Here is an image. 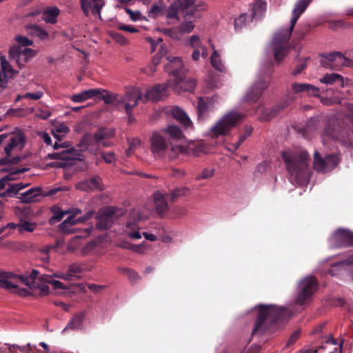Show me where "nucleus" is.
<instances>
[{
	"label": "nucleus",
	"instance_id": "ddd939ff",
	"mask_svg": "<svg viewBox=\"0 0 353 353\" xmlns=\"http://www.w3.org/2000/svg\"><path fill=\"white\" fill-rule=\"evenodd\" d=\"M330 243L334 248L353 246V233L347 230L339 229L330 236Z\"/></svg>",
	"mask_w": 353,
	"mask_h": 353
},
{
	"label": "nucleus",
	"instance_id": "774afa93",
	"mask_svg": "<svg viewBox=\"0 0 353 353\" xmlns=\"http://www.w3.org/2000/svg\"><path fill=\"white\" fill-rule=\"evenodd\" d=\"M81 240V237L79 236H76L73 237L70 241L69 245L70 249L75 250L79 245V241Z\"/></svg>",
	"mask_w": 353,
	"mask_h": 353
},
{
	"label": "nucleus",
	"instance_id": "c03bdc74",
	"mask_svg": "<svg viewBox=\"0 0 353 353\" xmlns=\"http://www.w3.org/2000/svg\"><path fill=\"white\" fill-rule=\"evenodd\" d=\"M252 17L248 14H241L234 20V28L236 30H241L252 20Z\"/></svg>",
	"mask_w": 353,
	"mask_h": 353
},
{
	"label": "nucleus",
	"instance_id": "423d86ee",
	"mask_svg": "<svg viewBox=\"0 0 353 353\" xmlns=\"http://www.w3.org/2000/svg\"><path fill=\"white\" fill-rule=\"evenodd\" d=\"M37 52L35 50L25 48H21L20 46H12L9 48L8 57L10 61H14L21 70L27 63L32 59Z\"/></svg>",
	"mask_w": 353,
	"mask_h": 353
},
{
	"label": "nucleus",
	"instance_id": "aec40b11",
	"mask_svg": "<svg viewBox=\"0 0 353 353\" xmlns=\"http://www.w3.org/2000/svg\"><path fill=\"white\" fill-rule=\"evenodd\" d=\"M324 135L343 144L351 143L350 134L339 125L328 126L324 131Z\"/></svg>",
	"mask_w": 353,
	"mask_h": 353
},
{
	"label": "nucleus",
	"instance_id": "4468645a",
	"mask_svg": "<svg viewBox=\"0 0 353 353\" xmlns=\"http://www.w3.org/2000/svg\"><path fill=\"white\" fill-rule=\"evenodd\" d=\"M182 0L172 3L168 9H165V19L168 24H175L180 21V14L183 17H187L186 10L181 6Z\"/></svg>",
	"mask_w": 353,
	"mask_h": 353
},
{
	"label": "nucleus",
	"instance_id": "de8ad7c7",
	"mask_svg": "<svg viewBox=\"0 0 353 353\" xmlns=\"http://www.w3.org/2000/svg\"><path fill=\"white\" fill-rule=\"evenodd\" d=\"M125 249L132 250L134 252L141 254H145L151 249V246L148 243L143 242L139 245H130V247H125Z\"/></svg>",
	"mask_w": 353,
	"mask_h": 353
},
{
	"label": "nucleus",
	"instance_id": "1a4fd4ad",
	"mask_svg": "<svg viewBox=\"0 0 353 353\" xmlns=\"http://www.w3.org/2000/svg\"><path fill=\"white\" fill-rule=\"evenodd\" d=\"M19 74V70L14 68L6 57L0 53V90H5L9 81Z\"/></svg>",
	"mask_w": 353,
	"mask_h": 353
},
{
	"label": "nucleus",
	"instance_id": "69168bd1",
	"mask_svg": "<svg viewBox=\"0 0 353 353\" xmlns=\"http://www.w3.org/2000/svg\"><path fill=\"white\" fill-rule=\"evenodd\" d=\"M121 272L126 273L130 279L136 280L139 278L138 274L132 270L128 268H122L121 269Z\"/></svg>",
	"mask_w": 353,
	"mask_h": 353
},
{
	"label": "nucleus",
	"instance_id": "f8f14e48",
	"mask_svg": "<svg viewBox=\"0 0 353 353\" xmlns=\"http://www.w3.org/2000/svg\"><path fill=\"white\" fill-rule=\"evenodd\" d=\"M270 85V74H260L256 83L248 91L245 98L247 101L251 102L257 100L262 92Z\"/></svg>",
	"mask_w": 353,
	"mask_h": 353
},
{
	"label": "nucleus",
	"instance_id": "c756f323",
	"mask_svg": "<svg viewBox=\"0 0 353 353\" xmlns=\"http://www.w3.org/2000/svg\"><path fill=\"white\" fill-rule=\"evenodd\" d=\"M85 319V313L80 312L74 314L69 321L63 332L68 330H81L83 329V321Z\"/></svg>",
	"mask_w": 353,
	"mask_h": 353
},
{
	"label": "nucleus",
	"instance_id": "58836bf2",
	"mask_svg": "<svg viewBox=\"0 0 353 353\" xmlns=\"http://www.w3.org/2000/svg\"><path fill=\"white\" fill-rule=\"evenodd\" d=\"M183 21L178 26L177 29L181 34L190 33L194 28V17H183Z\"/></svg>",
	"mask_w": 353,
	"mask_h": 353
},
{
	"label": "nucleus",
	"instance_id": "a211bd4d",
	"mask_svg": "<svg viewBox=\"0 0 353 353\" xmlns=\"http://www.w3.org/2000/svg\"><path fill=\"white\" fill-rule=\"evenodd\" d=\"M278 308L273 305H261L259 307V315L253 329V333H256L260 330L264 321L268 318L275 319L278 314Z\"/></svg>",
	"mask_w": 353,
	"mask_h": 353
},
{
	"label": "nucleus",
	"instance_id": "680f3d73",
	"mask_svg": "<svg viewBox=\"0 0 353 353\" xmlns=\"http://www.w3.org/2000/svg\"><path fill=\"white\" fill-rule=\"evenodd\" d=\"M125 10L132 21H137L141 19V13L139 11H133L129 8H125Z\"/></svg>",
	"mask_w": 353,
	"mask_h": 353
},
{
	"label": "nucleus",
	"instance_id": "7ed1b4c3",
	"mask_svg": "<svg viewBox=\"0 0 353 353\" xmlns=\"http://www.w3.org/2000/svg\"><path fill=\"white\" fill-rule=\"evenodd\" d=\"M286 168L297 181L306 179L309 173L310 154L301 149H287L282 152Z\"/></svg>",
	"mask_w": 353,
	"mask_h": 353
},
{
	"label": "nucleus",
	"instance_id": "e433bc0d",
	"mask_svg": "<svg viewBox=\"0 0 353 353\" xmlns=\"http://www.w3.org/2000/svg\"><path fill=\"white\" fill-rule=\"evenodd\" d=\"M166 4L164 1H159L154 3L148 12V17L156 19L165 14Z\"/></svg>",
	"mask_w": 353,
	"mask_h": 353
},
{
	"label": "nucleus",
	"instance_id": "6ab92c4d",
	"mask_svg": "<svg viewBox=\"0 0 353 353\" xmlns=\"http://www.w3.org/2000/svg\"><path fill=\"white\" fill-rule=\"evenodd\" d=\"M115 210L112 207H108L99 211L97 216V227L100 230L110 228L115 219Z\"/></svg>",
	"mask_w": 353,
	"mask_h": 353
},
{
	"label": "nucleus",
	"instance_id": "338daca9",
	"mask_svg": "<svg viewBox=\"0 0 353 353\" xmlns=\"http://www.w3.org/2000/svg\"><path fill=\"white\" fill-rule=\"evenodd\" d=\"M51 115V112L48 110H39L36 113V117L42 119H47Z\"/></svg>",
	"mask_w": 353,
	"mask_h": 353
},
{
	"label": "nucleus",
	"instance_id": "bb28decb",
	"mask_svg": "<svg viewBox=\"0 0 353 353\" xmlns=\"http://www.w3.org/2000/svg\"><path fill=\"white\" fill-rule=\"evenodd\" d=\"M25 137L21 132H17L11 134L10 137V143L5 148L6 153L9 156L12 150L17 149L20 150L24 145Z\"/></svg>",
	"mask_w": 353,
	"mask_h": 353
},
{
	"label": "nucleus",
	"instance_id": "a18cd8bd",
	"mask_svg": "<svg viewBox=\"0 0 353 353\" xmlns=\"http://www.w3.org/2000/svg\"><path fill=\"white\" fill-rule=\"evenodd\" d=\"M163 132L167 134L172 139H181L183 137L182 131L175 125H169L163 130Z\"/></svg>",
	"mask_w": 353,
	"mask_h": 353
},
{
	"label": "nucleus",
	"instance_id": "6e6552de",
	"mask_svg": "<svg viewBox=\"0 0 353 353\" xmlns=\"http://www.w3.org/2000/svg\"><path fill=\"white\" fill-rule=\"evenodd\" d=\"M146 219V216L139 210H132L130 212L129 219L124 229L125 234L132 239H140L141 234L139 232L138 223Z\"/></svg>",
	"mask_w": 353,
	"mask_h": 353
},
{
	"label": "nucleus",
	"instance_id": "39448f33",
	"mask_svg": "<svg viewBox=\"0 0 353 353\" xmlns=\"http://www.w3.org/2000/svg\"><path fill=\"white\" fill-rule=\"evenodd\" d=\"M242 120V114L234 111L228 112L210 128L212 137L228 135Z\"/></svg>",
	"mask_w": 353,
	"mask_h": 353
},
{
	"label": "nucleus",
	"instance_id": "5fc2aeb1",
	"mask_svg": "<svg viewBox=\"0 0 353 353\" xmlns=\"http://www.w3.org/2000/svg\"><path fill=\"white\" fill-rule=\"evenodd\" d=\"M129 147L128 149L126 150V155L128 157L132 154L137 149L141 147V141L139 139H133L131 141H129L128 142Z\"/></svg>",
	"mask_w": 353,
	"mask_h": 353
},
{
	"label": "nucleus",
	"instance_id": "603ef678",
	"mask_svg": "<svg viewBox=\"0 0 353 353\" xmlns=\"http://www.w3.org/2000/svg\"><path fill=\"white\" fill-rule=\"evenodd\" d=\"M41 189L39 188H32L23 194L22 199L26 203L30 202L34 198L40 195Z\"/></svg>",
	"mask_w": 353,
	"mask_h": 353
},
{
	"label": "nucleus",
	"instance_id": "9d476101",
	"mask_svg": "<svg viewBox=\"0 0 353 353\" xmlns=\"http://www.w3.org/2000/svg\"><path fill=\"white\" fill-rule=\"evenodd\" d=\"M317 280L313 276H307L299 283L300 292L296 298V303L303 305L314 294L317 290Z\"/></svg>",
	"mask_w": 353,
	"mask_h": 353
},
{
	"label": "nucleus",
	"instance_id": "20e7f679",
	"mask_svg": "<svg viewBox=\"0 0 353 353\" xmlns=\"http://www.w3.org/2000/svg\"><path fill=\"white\" fill-rule=\"evenodd\" d=\"M114 135V130L112 128H100L94 134V141L90 134H85L81 139L79 146L81 150H89L96 154L100 146L107 147L110 142L107 140Z\"/></svg>",
	"mask_w": 353,
	"mask_h": 353
},
{
	"label": "nucleus",
	"instance_id": "a19ab883",
	"mask_svg": "<svg viewBox=\"0 0 353 353\" xmlns=\"http://www.w3.org/2000/svg\"><path fill=\"white\" fill-rule=\"evenodd\" d=\"M190 192V190L188 188L182 187L170 190L167 193V196L170 202H174L179 198L188 195Z\"/></svg>",
	"mask_w": 353,
	"mask_h": 353
},
{
	"label": "nucleus",
	"instance_id": "6e6d98bb",
	"mask_svg": "<svg viewBox=\"0 0 353 353\" xmlns=\"http://www.w3.org/2000/svg\"><path fill=\"white\" fill-rule=\"evenodd\" d=\"M342 98V94L341 93V92H338L335 97L321 99V102L325 105H330L334 103H340Z\"/></svg>",
	"mask_w": 353,
	"mask_h": 353
},
{
	"label": "nucleus",
	"instance_id": "c9c22d12",
	"mask_svg": "<svg viewBox=\"0 0 353 353\" xmlns=\"http://www.w3.org/2000/svg\"><path fill=\"white\" fill-rule=\"evenodd\" d=\"M69 132V127L63 122L56 123L52 129L53 136L59 141H61Z\"/></svg>",
	"mask_w": 353,
	"mask_h": 353
},
{
	"label": "nucleus",
	"instance_id": "ea45409f",
	"mask_svg": "<svg viewBox=\"0 0 353 353\" xmlns=\"http://www.w3.org/2000/svg\"><path fill=\"white\" fill-rule=\"evenodd\" d=\"M26 29L29 31L30 34L37 37L41 40H46L49 37V33L38 25L28 26Z\"/></svg>",
	"mask_w": 353,
	"mask_h": 353
},
{
	"label": "nucleus",
	"instance_id": "09e8293b",
	"mask_svg": "<svg viewBox=\"0 0 353 353\" xmlns=\"http://www.w3.org/2000/svg\"><path fill=\"white\" fill-rule=\"evenodd\" d=\"M194 155L199 156L201 154H206L209 151L208 145L203 142H198L190 147Z\"/></svg>",
	"mask_w": 353,
	"mask_h": 353
},
{
	"label": "nucleus",
	"instance_id": "5701e85b",
	"mask_svg": "<svg viewBox=\"0 0 353 353\" xmlns=\"http://www.w3.org/2000/svg\"><path fill=\"white\" fill-rule=\"evenodd\" d=\"M172 84L170 81L168 84H159L153 87L152 89L148 90L143 99L144 102L148 101H156L161 100L167 94L168 87Z\"/></svg>",
	"mask_w": 353,
	"mask_h": 353
},
{
	"label": "nucleus",
	"instance_id": "0e129e2a",
	"mask_svg": "<svg viewBox=\"0 0 353 353\" xmlns=\"http://www.w3.org/2000/svg\"><path fill=\"white\" fill-rule=\"evenodd\" d=\"M102 157L108 163H114L116 160L115 155L113 152L103 153Z\"/></svg>",
	"mask_w": 353,
	"mask_h": 353
},
{
	"label": "nucleus",
	"instance_id": "8fccbe9b",
	"mask_svg": "<svg viewBox=\"0 0 353 353\" xmlns=\"http://www.w3.org/2000/svg\"><path fill=\"white\" fill-rule=\"evenodd\" d=\"M18 231L20 233H23V232H33L36 227L37 224L34 222H29L26 221H20L18 223Z\"/></svg>",
	"mask_w": 353,
	"mask_h": 353
},
{
	"label": "nucleus",
	"instance_id": "f03ea898",
	"mask_svg": "<svg viewBox=\"0 0 353 353\" xmlns=\"http://www.w3.org/2000/svg\"><path fill=\"white\" fill-rule=\"evenodd\" d=\"M313 0H297L292 11L290 26L288 29L281 30L276 33L272 48L274 57L277 62L281 61L288 54V41L290 39L294 27L300 16L304 13Z\"/></svg>",
	"mask_w": 353,
	"mask_h": 353
},
{
	"label": "nucleus",
	"instance_id": "cd10ccee",
	"mask_svg": "<svg viewBox=\"0 0 353 353\" xmlns=\"http://www.w3.org/2000/svg\"><path fill=\"white\" fill-rule=\"evenodd\" d=\"M72 214L70 215L63 223L60 225V229L65 232V233H70L71 232V230L68 228L69 226L74 225L77 224L79 222H82L84 220L88 219L87 218H79L75 219L74 216L77 214H79L81 213V210L79 209H74V210L70 212Z\"/></svg>",
	"mask_w": 353,
	"mask_h": 353
},
{
	"label": "nucleus",
	"instance_id": "bf43d9fd",
	"mask_svg": "<svg viewBox=\"0 0 353 353\" xmlns=\"http://www.w3.org/2000/svg\"><path fill=\"white\" fill-rule=\"evenodd\" d=\"M214 175V170L206 168L201 171V172L196 176V180L207 179L211 178Z\"/></svg>",
	"mask_w": 353,
	"mask_h": 353
},
{
	"label": "nucleus",
	"instance_id": "0eeeda50",
	"mask_svg": "<svg viewBox=\"0 0 353 353\" xmlns=\"http://www.w3.org/2000/svg\"><path fill=\"white\" fill-rule=\"evenodd\" d=\"M339 161L340 159L337 154H328L323 158L318 151H315L313 168L319 172L326 173L334 169Z\"/></svg>",
	"mask_w": 353,
	"mask_h": 353
},
{
	"label": "nucleus",
	"instance_id": "79ce46f5",
	"mask_svg": "<svg viewBox=\"0 0 353 353\" xmlns=\"http://www.w3.org/2000/svg\"><path fill=\"white\" fill-rule=\"evenodd\" d=\"M343 77L341 74L332 73V74H327L323 77L320 79V82L322 83H326L332 85L334 83L339 81L341 83V86L344 87V81Z\"/></svg>",
	"mask_w": 353,
	"mask_h": 353
},
{
	"label": "nucleus",
	"instance_id": "7c9ffc66",
	"mask_svg": "<svg viewBox=\"0 0 353 353\" xmlns=\"http://www.w3.org/2000/svg\"><path fill=\"white\" fill-rule=\"evenodd\" d=\"M83 270L81 265L78 263H72L69 265L68 271L66 273L55 272L53 273V276L58 279H63L64 281H72V278L77 274H80Z\"/></svg>",
	"mask_w": 353,
	"mask_h": 353
},
{
	"label": "nucleus",
	"instance_id": "4d7b16f0",
	"mask_svg": "<svg viewBox=\"0 0 353 353\" xmlns=\"http://www.w3.org/2000/svg\"><path fill=\"white\" fill-rule=\"evenodd\" d=\"M210 61H211L212 66L215 69H216L218 70H222L223 65H222L220 57L216 50H214V52L210 57Z\"/></svg>",
	"mask_w": 353,
	"mask_h": 353
},
{
	"label": "nucleus",
	"instance_id": "a878e982",
	"mask_svg": "<svg viewBox=\"0 0 353 353\" xmlns=\"http://www.w3.org/2000/svg\"><path fill=\"white\" fill-rule=\"evenodd\" d=\"M170 84L174 90L178 92L181 91H192L196 85L195 81L192 79H185V73H181L179 77Z\"/></svg>",
	"mask_w": 353,
	"mask_h": 353
},
{
	"label": "nucleus",
	"instance_id": "dca6fc26",
	"mask_svg": "<svg viewBox=\"0 0 353 353\" xmlns=\"http://www.w3.org/2000/svg\"><path fill=\"white\" fill-rule=\"evenodd\" d=\"M167 63L165 65V71L170 74V82L174 81L179 77L181 73H184L183 70V62L179 57L172 56H165Z\"/></svg>",
	"mask_w": 353,
	"mask_h": 353
},
{
	"label": "nucleus",
	"instance_id": "2f4dec72",
	"mask_svg": "<svg viewBox=\"0 0 353 353\" xmlns=\"http://www.w3.org/2000/svg\"><path fill=\"white\" fill-rule=\"evenodd\" d=\"M292 89L294 93L305 92L310 96L318 97L319 88L308 83H294Z\"/></svg>",
	"mask_w": 353,
	"mask_h": 353
},
{
	"label": "nucleus",
	"instance_id": "3c124183",
	"mask_svg": "<svg viewBox=\"0 0 353 353\" xmlns=\"http://www.w3.org/2000/svg\"><path fill=\"white\" fill-rule=\"evenodd\" d=\"M266 10V3L263 1L256 2L253 6L252 15V17H262Z\"/></svg>",
	"mask_w": 353,
	"mask_h": 353
},
{
	"label": "nucleus",
	"instance_id": "b1692460",
	"mask_svg": "<svg viewBox=\"0 0 353 353\" xmlns=\"http://www.w3.org/2000/svg\"><path fill=\"white\" fill-rule=\"evenodd\" d=\"M76 188L82 191H93V190H103L104 185L102 183V179L95 176L89 179L81 181L76 184Z\"/></svg>",
	"mask_w": 353,
	"mask_h": 353
},
{
	"label": "nucleus",
	"instance_id": "864d4df0",
	"mask_svg": "<svg viewBox=\"0 0 353 353\" xmlns=\"http://www.w3.org/2000/svg\"><path fill=\"white\" fill-rule=\"evenodd\" d=\"M15 41L17 42L18 45H15L16 46H20L21 48H28V46H32L33 41L29 39L28 37L17 35L15 37Z\"/></svg>",
	"mask_w": 353,
	"mask_h": 353
},
{
	"label": "nucleus",
	"instance_id": "e2e57ef3",
	"mask_svg": "<svg viewBox=\"0 0 353 353\" xmlns=\"http://www.w3.org/2000/svg\"><path fill=\"white\" fill-rule=\"evenodd\" d=\"M112 38L119 44L121 45H125L128 43L127 39L121 34L119 33H113L112 34Z\"/></svg>",
	"mask_w": 353,
	"mask_h": 353
},
{
	"label": "nucleus",
	"instance_id": "4be33fe9",
	"mask_svg": "<svg viewBox=\"0 0 353 353\" xmlns=\"http://www.w3.org/2000/svg\"><path fill=\"white\" fill-rule=\"evenodd\" d=\"M181 6L186 10L188 17H194L195 13L208 10V4L201 0H182Z\"/></svg>",
	"mask_w": 353,
	"mask_h": 353
},
{
	"label": "nucleus",
	"instance_id": "2eb2a0df",
	"mask_svg": "<svg viewBox=\"0 0 353 353\" xmlns=\"http://www.w3.org/2000/svg\"><path fill=\"white\" fill-rule=\"evenodd\" d=\"M70 143L68 142H63L59 143L57 141L54 143L53 145V148L54 150H59L63 148L64 150L61 152H55L52 153H49L46 157V159H61L65 161L71 160L74 158V150H72L70 148Z\"/></svg>",
	"mask_w": 353,
	"mask_h": 353
},
{
	"label": "nucleus",
	"instance_id": "052dcab7",
	"mask_svg": "<svg viewBox=\"0 0 353 353\" xmlns=\"http://www.w3.org/2000/svg\"><path fill=\"white\" fill-rule=\"evenodd\" d=\"M19 351L22 353H36L37 347L35 345L28 343L26 345L20 347Z\"/></svg>",
	"mask_w": 353,
	"mask_h": 353
},
{
	"label": "nucleus",
	"instance_id": "49530a36",
	"mask_svg": "<svg viewBox=\"0 0 353 353\" xmlns=\"http://www.w3.org/2000/svg\"><path fill=\"white\" fill-rule=\"evenodd\" d=\"M190 43L193 49H201V56L206 58L208 56L207 49L205 46H202L200 38L197 35H192L190 37Z\"/></svg>",
	"mask_w": 353,
	"mask_h": 353
},
{
	"label": "nucleus",
	"instance_id": "f257e3e1",
	"mask_svg": "<svg viewBox=\"0 0 353 353\" xmlns=\"http://www.w3.org/2000/svg\"><path fill=\"white\" fill-rule=\"evenodd\" d=\"M38 271L33 270L29 276H17L11 272L0 273V283L3 288L21 296L30 294L29 290L39 288L43 294H48L49 288L40 285L41 277Z\"/></svg>",
	"mask_w": 353,
	"mask_h": 353
},
{
	"label": "nucleus",
	"instance_id": "13d9d810",
	"mask_svg": "<svg viewBox=\"0 0 353 353\" xmlns=\"http://www.w3.org/2000/svg\"><path fill=\"white\" fill-rule=\"evenodd\" d=\"M43 95V92L41 91H38L34 93L28 92L23 95H19L17 98V100L20 99H28L32 100H38L41 99Z\"/></svg>",
	"mask_w": 353,
	"mask_h": 353
},
{
	"label": "nucleus",
	"instance_id": "393cba45",
	"mask_svg": "<svg viewBox=\"0 0 353 353\" xmlns=\"http://www.w3.org/2000/svg\"><path fill=\"white\" fill-rule=\"evenodd\" d=\"M344 56L341 52H332L325 57L322 61V65L325 68L340 70L343 67Z\"/></svg>",
	"mask_w": 353,
	"mask_h": 353
},
{
	"label": "nucleus",
	"instance_id": "f704fd0d",
	"mask_svg": "<svg viewBox=\"0 0 353 353\" xmlns=\"http://www.w3.org/2000/svg\"><path fill=\"white\" fill-rule=\"evenodd\" d=\"M168 201H169V198L167 196V193L163 194L162 192H157L154 194V201L158 213H163L168 210Z\"/></svg>",
	"mask_w": 353,
	"mask_h": 353
},
{
	"label": "nucleus",
	"instance_id": "72a5a7b5",
	"mask_svg": "<svg viewBox=\"0 0 353 353\" xmlns=\"http://www.w3.org/2000/svg\"><path fill=\"white\" fill-rule=\"evenodd\" d=\"M59 14L60 10L57 7H48L42 11V19L47 23L55 24Z\"/></svg>",
	"mask_w": 353,
	"mask_h": 353
},
{
	"label": "nucleus",
	"instance_id": "c85d7f7f",
	"mask_svg": "<svg viewBox=\"0 0 353 353\" xmlns=\"http://www.w3.org/2000/svg\"><path fill=\"white\" fill-rule=\"evenodd\" d=\"M99 93L96 98L103 100L106 104H112L115 106H119V101L120 99V94L109 92L104 89L98 88Z\"/></svg>",
	"mask_w": 353,
	"mask_h": 353
},
{
	"label": "nucleus",
	"instance_id": "4c0bfd02",
	"mask_svg": "<svg viewBox=\"0 0 353 353\" xmlns=\"http://www.w3.org/2000/svg\"><path fill=\"white\" fill-rule=\"evenodd\" d=\"M173 117L181 122L185 128H192V123L185 112L178 107L174 108L172 110Z\"/></svg>",
	"mask_w": 353,
	"mask_h": 353
},
{
	"label": "nucleus",
	"instance_id": "412c9836",
	"mask_svg": "<svg viewBox=\"0 0 353 353\" xmlns=\"http://www.w3.org/2000/svg\"><path fill=\"white\" fill-rule=\"evenodd\" d=\"M104 5V0H81V9L87 17L91 12L93 15L100 19L101 10Z\"/></svg>",
	"mask_w": 353,
	"mask_h": 353
},
{
	"label": "nucleus",
	"instance_id": "9b49d317",
	"mask_svg": "<svg viewBox=\"0 0 353 353\" xmlns=\"http://www.w3.org/2000/svg\"><path fill=\"white\" fill-rule=\"evenodd\" d=\"M169 143L161 132H153L150 138V150L156 157H162L169 148Z\"/></svg>",
	"mask_w": 353,
	"mask_h": 353
},
{
	"label": "nucleus",
	"instance_id": "37998d69",
	"mask_svg": "<svg viewBox=\"0 0 353 353\" xmlns=\"http://www.w3.org/2000/svg\"><path fill=\"white\" fill-rule=\"evenodd\" d=\"M53 278H55L53 276V274L51 275L43 274L41 276L42 281L46 283H50L52 285L53 289L57 290H67L68 288L61 281L57 280H54Z\"/></svg>",
	"mask_w": 353,
	"mask_h": 353
},
{
	"label": "nucleus",
	"instance_id": "473e14b6",
	"mask_svg": "<svg viewBox=\"0 0 353 353\" xmlns=\"http://www.w3.org/2000/svg\"><path fill=\"white\" fill-rule=\"evenodd\" d=\"M98 93V88L89 89L73 94L70 96V99L74 103H82L88 99L96 98Z\"/></svg>",
	"mask_w": 353,
	"mask_h": 353
},
{
	"label": "nucleus",
	"instance_id": "f3484780",
	"mask_svg": "<svg viewBox=\"0 0 353 353\" xmlns=\"http://www.w3.org/2000/svg\"><path fill=\"white\" fill-rule=\"evenodd\" d=\"M143 99L141 94L137 91L127 92L123 95L120 94L119 106L123 105L126 114L131 117L132 109L138 105L139 100Z\"/></svg>",
	"mask_w": 353,
	"mask_h": 353
}]
</instances>
